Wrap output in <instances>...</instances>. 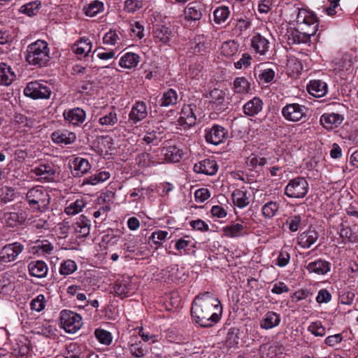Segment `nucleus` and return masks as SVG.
<instances>
[{
  "label": "nucleus",
  "instance_id": "62",
  "mask_svg": "<svg viewBox=\"0 0 358 358\" xmlns=\"http://www.w3.org/2000/svg\"><path fill=\"white\" fill-rule=\"evenodd\" d=\"M287 224L291 231H296L302 224V220L300 215L289 217L287 220Z\"/></svg>",
  "mask_w": 358,
  "mask_h": 358
},
{
  "label": "nucleus",
  "instance_id": "45",
  "mask_svg": "<svg viewBox=\"0 0 358 358\" xmlns=\"http://www.w3.org/2000/svg\"><path fill=\"white\" fill-rule=\"evenodd\" d=\"M230 10L228 6H222L217 8L213 12L214 22L217 24L224 23L229 18Z\"/></svg>",
  "mask_w": 358,
  "mask_h": 358
},
{
  "label": "nucleus",
  "instance_id": "23",
  "mask_svg": "<svg viewBox=\"0 0 358 358\" xmlns=\"http://www.w3.org/2000/svg\"><path fill=\"white\" fill-rule=\"evenodd\" d=\"M118 122V117L116 110L113 108L103 110L100 112L98 118V122L104 127H111L115 126Z\"/></svg>",
  "mask_w": 358,
  "mask_h": 358
},
{
  "label": "nucleus",
  "instance_id": "24",
  "mask_svg": "<svg viewBox=\"0 0 358 358\" xmlns=\"http://www.w3.org/2000/svg\"><path fill=\"white\" fill-rule=\"evenodd\" d=\"M317 231L312 228L302 232L297 238L298 245L304 249L310 248L318 239Z\"/></svg>",
  "mask_w": 358,
  "mask_h": 358
},
{
  "label": "nucleus",
  "instance_id": "56",
  "mask_svg": "<svg viewBox=\"0 0 358 358\" xmlns=\"http://www.w3.org/2000/svg\"><path fill=\"white\" fill-rule=\"evenodd\" d=\"M78 91L81 94L92 95L96 91V86L92 81H83L79 85Z\"/></svg>",
  "mask_w": 358,
  "mask_h": 358
},
{
  "label": "nucleus",
  "instance_id": "12",
  "mask_svg": "<svg viewBox=\"0 0 358 358\" xmlns=\"http://www.w3.org/2000/svg\"><path fill=\"white\" fill-rule=\"evenodd\" d=\"M205 138L207 143L213 145H219L227 138V131L220 125H214L210 129L205 130Z\"/></svg>",
  "mask_w": 358,
  "mask_h": 358
},
{
  "label": "nucleus",
  "instance_id": "57",
  "mask_svg": "<svg viewBox=\"0 0 358 358\" xmlns=\"http://www.w3.org/2000/svg\"><path fill=\"white\" fill-rule=\"evenodd\" d=\"M30 307L32 310L41 312L45 307V298L43 294H38L33 299L30 303Z\"/></svg>",
  "mask_w": 358,
  "mask_h": 358
},
{
  "label": "nucleus",
  "instance_id": "19",
  "mask_svg": "<svg viewBox=\"0 0 358 358\" xmlns=\"http://www.w3.org/2000/svg\"><path fill=\"white\" fill-rule=\"evenodd\" d=\"M194 105H185L180 114L178 123L181 126L190 127L196 124V117L194 112Z\"/></svg>",
  "mask_w": 358,
  "mask_h": 358
},
{
  "label": "nucleus",
  "instance_id": "49",
  "mask_svg": "<svg viewBox=\"0 0 358 358\" xmlns=\"http://www.w3.org/2000/svg\"><path fill=\"white\" fill-rule=\"evenodd\" d=\"M238 45L234 41H227L221 46V53L226 57H231L237 53Z\"/></svg>",
  "mask_w": 358,
  "mask_h": 358
},
{
  "label": "nucleus",
  "instance_id": "32",
  "mask_svg": "<svg viewBox=\"0 0 358 358\" xmlns=\"http://www.w3.org/2000/svg\"><path fill=\"white\" fill-rule=\"evenodd\" d=\"M308 92L315 97H322L328 91L327 84L321 80H314L307 86Z\"/></svg>",
  "mask_w": 358,
  "mask_h": 358
},
{
  "label": "nucleus",
  "instance_id": "42",
  "mask_svg": "<svg viewBox=\"0 0 358 358\" xmlns=\"http://www.w3.org/2000/svg\"><path fill=\"white\" fill-rule=\"evenodd\" d=\"M110 173L107 171H101L85 178L83 185H96L103 182L110 178Z\"/></svg>",
  "mask_w": 358,
  "mask_h": 358
},
{
  "label": "nucleus",
  "instance_id": "14",
  "mask_svg": "<svg viewBox=\"0 0 358 358\" xmlns=\"http://www.w3.org/2000/svg\"><path fill=\"white\" fill-rule=\"evenodd\" d=\"M173 34V30L171 27L162 24H156L153 27L152 36L156 43L167 45Z\"/></svg>",
  "mask_w": 358,
  "mask_h": 358
},
{
  "label": "nucleus",
  "instance_id": "10",
  "mask_svg": "<svg viewBox=\"0 0 358 358\" xmlns=\"http://www.w3.org/2000/svg\"><path fill=\"white\" fill-rule=\"evenodd\" d=\"M306 108L299 103H287L282 108L283 117L289 122L300 121L306 115Z\"/></svg>",
  "mask_w": 358,
  "mask_h": 358
},
{
  "label": "nucleus",
  "instance_id": "33",
  "mask_svg": "<svg viewBox=\"0 0 358 358\" xmlns=\"http://www.w3.org/2000/svg\"><path fill=\"white\" fill-rule=\"evenodd\" d=\"M162 155H164L163 162H178L180 160L183 155V151L176 145H170L164 148L162 150Z\"/></svg>",
  "mask_w": 358,
  "mask_h": 358
},
{
  "label": "nucleus",
  "instance_id": "40",
  "mask_svg": "<svg viewBox=\"0 0 358 358\" xmlns=\"http://www.w3.org/2000/svg\"><path fill=\"white\" fill-rule=\"evenodd\" d=\"M178 101V95L177 92L173 89H169L163 93L159 104L162 107H169L176 105Z\"/></svg>",
  "mask_w": 358,
  "mask_h": 358
},
{
  "label": "nucleus",
  "instance_id": "26",
  "mask_svg": "<svg viewBox=\"0 0 358 358\" xmlns=\"http://www.w3.org/2000/svg\"><path fill=\"white\" fill-rule=\"evenodd\" d=\"M147 115L148 110L145 103L143 101H138L131 108L129 114V120L136 124L145 119Z\"/></svg>",
  "mask_w": 358,
  "mask_h": 358
},
{
  "label": "nucleus",
  "instance_id": "16",
  "mask_svg": "<svg viewBox=\"0 0 358 358\" xmlns=\"http://www.w3.org/2000/svg\"><path fill=\"white\" fill-rule=\"evenodd\" d=\"M136 162L141 167H150L163 163V159L159 156L156 151L151 153L145 152L137 155Z\"/></svg>",
  "mask_w": 358,
  "mask_h": 358
},
{
  "label": "nucleus",
  "instance_id": "44",
  "mask_svg": "<svg viewBox=\"0 0 358 358\" xmlns=\"http://www.w3.org/2000/svg\"><path fill=\"white\" fill-rule=\"evenodd\" d=\"M41 8V1L36 0L22 5L20 8L19 12L25 14L29 17H31L36 15Z\"/></svg>",
  "mask_w": 358,
  "mask_h": 358
},
{
  "label": "nucleus",
  "instance_id": "28",
  "mask_svg": "<svg viewBox=\"0 0 358 358\" xmlns=\"http://www.w3.org/2000/svg\"><path fill=\"white\" fill-rule=\"evenodd\" d=\"M281 321V316L274 311H268L260 321V327L264 329H271L278 327Z\"/></svg>",
  "mask_w": 358,
  "mask_h": 358
},
{
  "label": "nucleus",
  "instance_id": "60",
  "mask_svg": "<svg viewBox=\"0 0 358 358\" xmlns=\"http://www.w3.org/2000/svg\"><path fill=\"white\" fill-rule=\"evenodd\" d=\"M251 55L248 52H245L241 55V57L239 59V60L234 63V66L236 69L248 68L251 65Z\"/></svg>",
  "mask_w": 358,
  "mask_h": 358
},
{
  "label": "nucleus",
  "instance_id": "46",
  "mask_svg": "<svg viewBox=\"0 0 358 358\" xmlns=\"http://www.w3.org/2000/svg\"><path fill=\"white\" fill-rule=\"evenodd\" d=\"M279 204L276 201H268L262 207V214L267 219L273 217L278 213Z\"/></svg>",
  "mask_w": 358,
  "mask_h": 358
},
{
  "label": "nucleus",
  "instance_id": "55",
  "mask_svg": "<svg viewBox=\"0 0 358 358\" xmlns=\"http://www.w3.org/2000/svg\"><path fill=\"white\" fill-rule=\"evenodd\" d=\"M15 122L18 125L17 129L22 131H27L31 128V122L26 116L17 114L15 116Z\"/></svg>",
  "mask_w": 358,
  "mask_h": 358
},
{
  "label": "nucleus",
  "instance_id": "52",
  "mask_svg": "<svg viewBox=\"0 0 358 358\" xmlns=\"http://www.w3.org/2000/svg\"><path fill=\"white\" fill-rule=\"evenodd\" d=\"M208 98L211 103L217 106H221L225 101V93L222 90L214 89L210 92Z\"/></svg>",
  "mask_w": 358,
  "mask_h": 358
},
{
  "label": "nucleus",
  "instance_id": "31",
  "mask_svg": "<svg viewBox=\"0 0 358 358\" xmlns=\"http://www.w3.org/2000/svg\"><path fill=\"white\" fill-rule=\"evenodd\" d=\"M306 269L309 273L317 275H325L330 271V263L327 261L318 259L311 262L306 266Z\"/></svg>",
  "mask_w": 358,
  "mask_h": 358
},
{
  "label": "nucleus",
  "instance_id": "29",
  "mask_svg": "<svg viewBox=\"0 0 358 358\" xmlns=\"http://www.w3.org/2000/svg\"><path fill=\"white\" fill-rule=\"evenodd\" d=\"M321 124L327 129L339 126L343 121V117L338 113H324L320 117Z\"/></svg>",
  "mask_w": 358,
  "mask_h": 358
},
{
  "label": "nucleus",
  "instance_id": "20",
  "mask_svg": "<svg viewBox=\"0 0 358 358\" xmlns=\"http://www.w3.org/2000/svg\"><path fill=\"white\" fill-rule=\"evenodd\" d=\"M63 116L68 124L73 126L82 124L86 117L85 112L80 108L65 110Z\"/></svg>",
  "mask_w": 358,
  "mask_h": 358
},
{
  "label": "nucleus",
  "instance_id": "15",
  "mask_svg": "<svg viewBox=\"0 0 358 358\" xmlns=\"http://www.w3.org/2000/svg\"><path fill=\"white\" fill-rule=\"evenodd\" d=\"M134 290V286L129 276H122L117 279L114 285V292L122 299L128 297Z\"/></svg>",
  "mask_w": 358,
  "mask_h": 358
},
{
  "label": "nucleus",
  "instance_id": "61",
  "mask_svg": "<svg viewBox=\"0 0 358 358\" xmlns=\"http://www.w3.org/2000/svg\"><path fill=\"white\" fill-rule=\"evenodd\" d=\"M120 40L118 34L115 30H110L105 34L103 42L106 45H114Z\"/></svg>",
  "mask_w": 358,
  "mask_h": 358
},
{
  "label": "nucleus",
  "instance_id": "7",
  "mask_svg": "<svg viewBox=\"0 0 358 358\" xmlns=\"http://www.w3.org/2000/svg\"><path fill=\"white\" fill-rule=\"evenodd\" d=\"M52 91L46 83H41L38 81L30 82L24 90L26 96L33 99H49Z\"/></svg>",
  "mask_w": 358,
  "mask_h": 358
},
{
  "label": "nucleus",
  "instance_id": "47",
  "mask_svg": "<svg viewBox=\"0 0 358 358\" xmlns=\"http://www.w3.org/2000/svg\"><path fill=\"white\" fill-rule=\"evenodd\" d=\"M77 268V264L73 260L66 259L60 264L59 273L62 275L66 276L73 273Z\"/></svg>",
  "mask_w": 358,
  "mask_h": 358
},
{
  "label": "nucleus",
  "instance_id": "9",
  "mask_svg": "<svg viewBox=\"0 0 358 358\" xmlns=\"http://www.w3.org/2000/svg\"><path fill=\"white\" fill-rule=\"evenodd\" d=\"M303 25L307 30L313 31L317 32L319 26V22L315 15L306 9H299L296 16V26Z\"/></svg>",
  "mask_w": 358,
  "mask_h": 358
},
{
  "label": "nucleus",
  "instance_id": "17",
  "mask_svg": "<svg viewBox=\"0 0 358 358\" xmlns=\"http://www.w3.org/2000/svg\"><path fill=\"white\" fill-rule=\"evenodd\" d=\"M69 165L75 176L86 174L91 169L90 162L82 157H73L69 161Z\"/></svg>",
  "mask_w": 358,
  "mask_h": 358
},
{
  "label": "nucleus",
  "instance_id": "4",
  "mask_svg": "<svg viewBox=\"0 0 358 358\" xmlns=\"http://www.w3.org/2000/svg\"><path fill=\"white\" fill-rule=\"evenodd\" d=\"M309 191V184L302 176H297L289 180L285 188V194L291 199H303Z\"/></svg>",
  "mask_w": 358,
  "mask_h": 358
},
{
  "label": "nucleus",
  "instance_id": "5",
  "mask_svg": "<svg viewBox=\"0 0 358 358\" xmlns=\"http://www.w3.org/2000/svg\"><path fill=\"white\" fill-rule=\"evenodd\" d=\"M61 327L66 332L69 334L76 333L83 326L82 317L71 310H63L60 313Z\"/></svg>",
  "mask_w": 358,
  "mask_h": 358
},
{
  "label": "nucleus",
  "instance_id": "11",
  "mask_svg": "<svg viewBox=\"0 0 358 358\" xmlns=\"http://www.w3.org/2000/svg\"><path fill=\"white\" fill-rule=\"evenodd\" d=\"M315 32L310 30H307L303 25L300 26L294 30L291 31L288 34L289 43L299 44L307 43L310 42V37L314 36Z\"/></svg>",
  "mask_w": 358,
  "mask_h": 358
},
{
  "label": "nucleus",
  "instance_id": "22",
  "mask_svg": "<svg viewBox=\"0 0 358 358\" xmlns=\"http://www.w3.org/2000/svg\"><path fill=\"white\" fill-rule=\"evenodd\" d=\"M222 236L227 238H235L245 236L248 234V227L241 223H233L222 229Z\"/></svg>",
  "mask_w": 358,
  "mask_h": 358
},
{
  "label": "nucleus",
  "instance_id": "6",
  "mask_svg": "<svg viewBox=\"0 0 358 358\" xmlns=\"http://www.w3.org/2000/svg\"><path fill=\"white\" fill-rule=\"evenodd\" d=\"M55 166L50 163H41L30 171L31 176L41 182H52L56 176Z\"/></svg>",
  "mask_w": 358,
  "mask_h": 358
},
{
  "label": "nucleus",
  "instance_id": "59",
  "mask_svg": "<svg viewBox=\"0 0 358 358\" xmlns=\"http://www.w3.org/2000/svg\"><path fill=\"white\" fill-rule=\"evenodd\" d=\"M290 261V254L285 249H282L275 259V265L282 268L286 266Z\"/></svg>",
  "mask_w": 358,
  "mask_h": 358
},
{
  "label": "nucleus",
  "instance_id": "50",
  "mask_svg": "<svg viewBox=\"0 0 358 358\" xmlns=\"http://www.w3.org/2000/svg\"><path fill=\"white\" fill-rule=\"evenodd\" d=\"M103 10V2L94 0L90 2L85 7V14L90 17H94L97 14L102 12Z\"/></svg>",
  "mask_w": 358,
  "mask_h": 358
},
{
  "label": "nucleus",
  "instance_id": "39",
  "mask_svg": "<svg viewBox=\"0 0 358 358\" xmlns=\"http://www.w3.org/2000/svg\"><path fill=\"white\" fill-rule=\"evenodd\" d=\"M72 50L78 57H85L91 52V41L88 38H81L73 45Z\"/></svg>",
  "mask_w": 358,
  "mask_h": 358
},
{
  "label": "nucleus",
  "instance_id": "3",
  "mask_svg": "<svg viewBox=\"0 0 358 358\" xmlns=\"http://www.w3.org/2000/svg\"><path fill=\"white\" fill-rule=\"evenodd\" d=\"M26 201L34 210L43 211L50 202L49 191L43 186H34L26 193Z\"/></svg>",
  "mask_w": 358,
  "mask_h": 358
},
{
  "label": "nucleus",
  "instance_id": "48",
  "mask_svg": "<svg viewBox=\"0 0 358 358\" xmlns=\"http://www.w3.org/2000/svg\"><path fill=\"white\" fill-rule=\"evenodd\" d=\"M164 132V129L162 131H157L155 129H149L143 138V141L147 144L157 145L162 139L161 134Z\"/></svg>",
  "mask_w": 358,
  "mask_h": 358
},
{
  "label": "nucleus",
  "instance_id": "58",
  "mask_svg": "<svg viewBox=\"0 0 358 358\" xmlns=\"http://www.w3.org/2000/svg\"><path fill=\"white\" fill-rule=\"evenodd\" d=\"M308 331L315 336H324L326 331L321 322H312L308 327Z\"/></svg>",
  "mask_w": 358,
  "mask_h": 358
},
{
  "label": "nucleus",
  "instance_id": "30",
  "mask_svg": "<svg viewBox=\"0 0 358 358\" xmlns=\"http://www.w3.org/2000/svg\"><path fill=\"white\" fill-rule=\"evenodd\" d=\"M29 274L38 278H43L47 275L48 268L47 264L41 260L31 261L28 265Z\"/></svg>",
  "mask_w": 358,
  "mask_h": 358
},
{
  "label": "nucleus",
  "instance_id": "36",
  "mask_svg": "<svg viewBox=\"0 0 358 358\" xmlns=\"http://www.w3.org/2000/svg\"><path fill=\"white\" fill-rule=\"evenodd\" d=\"M16 75L11 67L6 63H0V85L8 86L15 79Z\"/></svg>",
  "mask_w": 358,
  "mask_h": 358
},
{
  "label": "nucleus",
  "instance_id": "54",
  "mask_svg": "<svg viewBox=\"0 0 358 358\" xmlns=\"http://www.w3.org/2000/svg\"><path fill=\"white\" fill-rule=\"evenodd\" d=\"M191 243L192 241L187 236L178 239L175 243V248L178 251V253H175L174 255H182L185 253L186 249Z\"/></svg>",
  "mask_w": 358,
  "mask_h": 358
},
{
  "label": "nucleus",
  "instance_id": "35",
  "mask_svg": "<svg viewBox=\"0 0 358 358\" xmlns=\"http://www.w3.org/2000/svg\"><path fill=\"white\" fill-rule=\"evenodd\" d=\"M232 90L235 94L245 95L250 92L251 83L244 76L237 77L232 83Z\"/></svg>",
  "mask_w": 358,
  "mask_h": 358
},
{
  "label": "nucleus",
  "instance_id": "53",
  "mask_svg": "<svg viewBox=\"0 0 358 358\" xmlns=\"http://www.w3.org/2000/svg\"><path fill=\"white\" fill-rule=\"evenodd\" d=\"M169 238V232L163 230H157L152 233L150 241L157 247L161 245L162 243Z\"/></svg>",
  "mask_w": 358,
  "mask_h": 358
},
{
  "label": "nucleus",
  "instance_id": "25",
  "mask_svg": "<svg viewBox=\"0 0 358 358\" xmlns=\"http://www.w3.org/2000/svg\"><path fill=\"white\" fill-rule=\"evenodd\" d=\"M194 171L197 173L213 176L217 173V165L214 159H206L196 163Z\"/></svg>",
  "mask_w": 358,
  "mask_h": 358
},
{
  "label": "nucleus",
  "instance_id": "2",
  "mask_svg": "<svg viewBox=\"0 0 358 358\" xmlns=\"http://www.w3.org/2000/svg\"><path fill=\"white\" fill-rule=\"evenodd\" d=\"M50 59V50L45 41L38 40L28 45L26 60L31 65L43 66Z\"/></svg>",
  "mask_w": 358,
  "mask_h": 358
},
{
  "label": "nucleus",
  "instance_id": "1",
  "mask_svg": "<svg viewBox=\"0 0 358 358\" xmlns=\"http://www.w3.org/2000/svg\"><path fill=\"white\" fill-rule=\"evenodd\" d=\"M222 313L220 301L210 292L198 294L192 302V317L202 327H209L217 323L220 320Z\"/></svg>",
  "mask_w": 358,
  "mask_h": 358
},
{
  "label": "nucleus",
  "instance_id": "21",
  "mask_svg": "<svg viewBox=\"0 0 358 358\" xmlns=\"http://www.w3.org/2000/svg\"><path fill=\"white\" fill-rule=\"evenodd\" d=\"M204 10V5L199 1L189 3L184 10L186 20L196 21L199 20Z\"/></svg>",
  "mask_w": 358,
  "mask_h": 358
},
{
  "label": "nucleus",
  "instance_id": "37",
  "mask_svg": "<svg viewBox=\"0 0 358 358\" xmlns=\"http://www.w3.org/2000/svg\"><path fill=\"white\" fill-rule=\"evenodd\" d=\"M74 229L78 236L86 237L90 231V221L84 215H80L74 224Z\"/></svg>",
  "mask_w": 358,
  "mask_h": 358
},
{
  "label": "nucleus",
  "instance_id": "8",
  "mask_svg": "<svg viewBox=\"0 0 358 358\" xmlns=\"http://www.w3.org/2000/svg\"><path fill=\"white\" fill-rule=\"evenodd\" d=\"M24 250V245L20 242L8 243L0 249V262L10 263L15 261Z\"/></svg>",
  "mask_w": 358,
  "mask_h": 358
},
{
  "label": "nucleus",
  "instance_id": "51",
  "mask_svg": "<svg viewBox=\"0 0 358 358\" xmlns=\"http://www.w3.org/2000/svg\"><path fill=\"white\" fill-rule=\"evenodd\" d=\"M94 336L101 344L109 345L113 341L111 333L103 329H97L94 331Z\"/></svg>",
  "mask_w": 358,
  "mask_h": 358
},
{
  "label": "nucleus",
  "instance_id": "41",
  "mask_svg": "<svg viewBox=\"0 0 358 358\" xmlns=\"http://www.w3.org/2000/svg\"><path fill=\"white\" fill-rule=\"evenodd\" d=\"M139 56L133 52H127L120 59L119 64L121 67L131 69L136 67L139 63Z\"/></svg>",
  "mask_w": 358,
  "mask_h": 358
},
{
  "label": "nucleus",
  "instance_id": "64",
  "mask_svg": "<svg viewBox=\"0 0 358 358\" xmlns=\"http://www.w3.org/2000/svg\"><path fill=\"white\" fill-rule=\"evenodd\" d=\"M129 352L132 356L137 358L143 357L147 353V350L143 348L141 343L131 344L129 346Z\"/></svg>",
  "mask_w": 358,
  "mask_h": 358
},
{
  "label": "nucleus",
  "instance_id": "27",
  "mask_svg": "<svg viewBox=\"0 0 358 358\" xmlns=\"http://www.w3.org/2000/svg\"><path fill=\"white\" fill-rule=\"evenodd\" d=\"M51 138L55 143L66 145L73 143L76 136L75 133L67 130H57L52 134Z\"/></svg>",
  "mask_w": 358,
  "mask_h": 358
},
{
  "label": "nucleus",
  "instance_id": "38",
  "mask_svg": "<svg viewBox=\"0 0 358 358\" xmlns=\"http://www.w3.org/2000/svg\"><path fill=\"white\" fill-rule=\"evenodd\" d=\"M233 202L239 208H243L250 203L248 192L245 188L237 189L232 193Z\"/></svg>",
  "mask_w": 358,
  "mask_h": 358
},
{
  "label": "nucleus",
  "instance_id": "13",
  "mask_svg": "<svg viewBox=\"0 0 358 358\" xmlns=\"http://www.w3.org/2000/svg\"><path fill=\"white\" fill-rule=\"evenodd\" d=\"M28 215L25 211L5 212L1 216V222L8 227H16L23 224L27 220Z\"/></svg>",
  "mask_w": 358,
  "mask_h": 358
},
{
  "label": "nucleus",
  "instance_id": "34",
  "mask_svg": "<svg viewBox=\"0 0 358 358\" xmlns=\"http://www.w3.org/2000/svg\"><path fill=\"white\" fill-rule=\"evenodd\" d=\"M263 108L262 100L257 96L246 102L243 107V113L248 116H255Z\"/></svg>",
  "mask_w": 358,
  "mask_h": 358
},
{
  "label": "nucleus",
  "instance_id": "18",
  "mask_svg": "<svg viewBox=\"0 0 358 358\" xmlns=\"http://www.w3.org/2000/svg\"><path fill=\"white\" fill-rule=\"evenodd\" d=\"M251 45L255 54L259 56H266L269 51L270 43L268 40L259 34H255L251 39Z\"/></svg>",
  "mask_w": 358,
  "mask_h": 358
},
{
  "label": "nucleus",
  "instance_id": "63",
  "mask_svg": "<svg viewBox=\"0 0 358 358\" xmlns=\"http://www.w3.org/2000/svg\"><path fill=\"white\" fill-rule=\"evenodd\" d=\"M275 71L271 69H266L262 71L259 75V80L261 83H269L275 78Z\"/></svg>",
  "mask_w": 358,
  "mask_h": 358
},
{
  "label": "nucleus",
  "instance_id": "43",
  "mask_svg": "<svg viewBox=\"0 0 358 358\" xmlns=\"http://www.w3.org/2000/svg\"><path fill=\"white\" fill-rule=\"evenodd\" d=\"M87 204L83 198L77 199L71 202L64 209V212L69 215H75L80 213Z\"/></svg>",
  "mask_w": 358,
  "mask_h": 358
}]
</instances>
